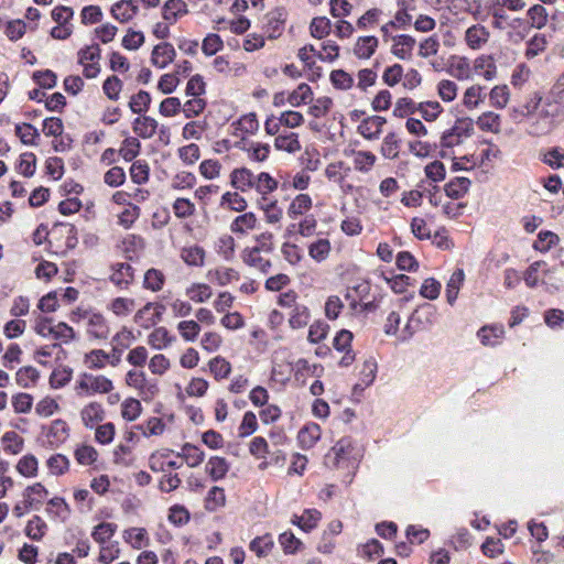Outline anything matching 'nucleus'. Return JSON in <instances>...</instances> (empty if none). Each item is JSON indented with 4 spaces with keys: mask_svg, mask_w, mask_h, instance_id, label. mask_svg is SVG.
<instances>
[{
    "mask_svg": "<svg viewBox=\"0 0 564 564\" xmlns=\"http://www.w3.org/2000/svg\"><path fill=\"white\" fill-rule=\"evenodd\" d=\"M248 153V158L256 162H263L270 154V145L267 143L250 142L241 147Z\"/></svg>",
    "mask_w": 564,
    "mask_h": 564,
    "instance_id": "864d4df0",
    "label": "nucleus"
},
{
    "mask_svg": "<svg viewBox=\"0 0 564 564\" xmlns=\"http://www.w3.org/2000/svg\"><path fill=\"white\" fill-rule=\"evenodd\" d=\"M176 457L181 458L189 468H196L204 462L205 453L198 446L185 443L176 453Z\"/></svg>",
    "mask_w": 564,
    "mask_h": 564,
    "instance_id": "2eb2a0df",
    "label": "nucleus"
},
{
    "mask_svg": "<svg viewBox=\"0 0 564 564\" xmlns=\"http://www.w3.org/2000/svg\"><path fill=\"white\" fill-rule=\"evenodd\" d=\"M150 166L144 160H137L130 167L131 181L138 185L145 184L149 181Z\"/></svg>",
    "mask_w": 564,
    "mask_h": 564,
    "instance_id": "13d9d810",
    "label": "nucleus"
},
{
    "mask_svg": "<svg viewBox=\"0 0 564 564\" xmlns=\"http://www.w3.org/2000/svg\"><path fill=\"white\" fill-rule=\"evenodd\" d=\"M350 167L346 166L344 162H333L327 165L325 176L334 183L340 184L349 174Z\"/></svg>",
    "mask_w": 564,
    "mask_h": 564,
    "instance_id": "4d7b16f0",
    "label": "nucleus"
},
{
    "mask_svg": "<svg viewBox=\"0 0 564 564\" xmlns=\"http://www.w3.org/2000/svg\"><path fill=\"white\" fill-rule=\"evenodd\" d=\"M46 531L47 524L40 516H33L25 527V535L33 541H41Z\"/></svg>",
    "mask_w": 564,
    "mask_h": 564,
    "instance_id": "ea45409f",
    "label": "nucleus"
},
{
    "mask_svg": "<svg viewBox=\"0 0 564 564\" xmlns=\"http://www.w3.org/2000/svg\"><path fill=\"white\" fill-rule=\"evenodd\" d=\"M253 173L247 167L235 169L230 173V184L241 192L252 189Z\"/></svg>",
    "mask_w": 564,
    "mask_h": 564,
    "instance_id": "a878e982",
    "label": "nucleus"
},
{
    "mask_svg": "<svg viewBox=\"0 0 564 564\" xmlns=\"http://www.w3.org/2000/svg\"><path fill=\"white\" fill-rule=\"evenodd\" d=\"M172 341L173 338L165 327L155 328L148 337V344L159 350L169 347Z\"/></svg>",
    "mask_w": 564,
    "mask_h": 564,
    "instance_id": "603ef678",
    "label": "nucleus"
},
{
    "mask_svg": "<svg viewBox=\"0 0 564 564\" xmlns=\"http://www.w3.org/2000/svg\"><path fill=\"white\" fill-rule=\"evenodd\" d=\"M486 97V87L481 85H473L465 90L463 96V105L467 109L473 110L482 105Z\"/></svg>",
    "mask_w": 564,
    "mask_h": 564,
    "instance_id": "b1692460",
    "label": "nucleus"
},
{
    "mask_svg": "<svg viewBox=\"0 0 564 564\" xmlns=\"http://www.w3.org/2000/svg\"><path fill=\"white\" fill-rule=\"evenodd\" d=\"M354 158V167L359 172L367 173L375 165L377 158L372 152L369 151H351Z\"/></svg>",
    "mask_w": 564,
    "mask_h": 564,
    "instance_id": "a19ab883",
    "label": "nucleus"
},
{
    "mask_svg": "<svg viewBox=\"0 0 564 564\" xmlns=\"http://www.w3.org/2000/svg\"><path fill=\"white\" fill-rule=\"evenodd\" d=\"M175 56L174 46L169 42H162L153 47L151 63L159 68H165L174 61Z\"/></svg>",
    "mask_w": 564,
    "mask_h": 564,
    "instance_id": "6e6552de",
    "label": "nucleus"
},
{
    "mask_svg": "<svg viewBox=\"0 0 564 564\" xmlns=\"http://www.w3.org/2000/svg\"><path fill=\"white\" fill-rule=\"evenodd\" d=\"M258 206L263 212L264 219L269 225H279L283 218V209L276 199L269 197L259 198Z\"/></svg>",
    "mask_w": 564,
    "mask_h": 564,
    "instance_id": "4468645a",
    "label": "nucleus"
},
{
    "mask_svg": "<svg viewBox=\"0 0 564 564\" xmlns=\"http://www.w3.org/2000/svg\"><path fill=\"white\" fill-rule=\"evenodd\" d=\"M415 45V40L409 35H400L394 40L392 52L400 58L408 57Z\"/></svg>",
    "mask_w": 564,
    "mask_h": 564,
    "instance_id": "338daca9",
    "label": "nucleus"
},
{
    "mask_svg": "<svg viewBox=\"0 0 564 564\" xmlns=\"http://www.w3.org/2000/svg\"><path fill=\"white\" fill-rule=\"evenodd\" d=\"M111 271L110 281L120 289H127L133 281V269L129 263H115Z\"/></svg>",
    "mask_w": 564,
    "mask_h": 564,
    "instance_id": "ddd939ff",
    "label": "nucleus"
},
{
    "mask_svg": "<svg viewBox=\"0 0 564 564\" xmlns=\"http://www.w3.org/2000/svg\"><path fill=\"white\" fill-rule=\"evenodd\" d=\"M229 470V464L226 458L220 456H212L205 465V473L214 480L225 478Z\"/></svg>",
    "mask_w": 564,
    "mask_h": 564,
    "instance_id": "393cba45",
    "label": "nucleus"
},
{
    "mask_svg": "<svg viewBox=\"0 0 564 564\" xmlns=\"http://www.w3.org/2000/svg\"><path fill=\"white\" fill-rule=\"evenodd\" d=\"M208 367L216 380L226 379L231 372L230 362L221 356L212 358L208 362Z\"/></svg>",
    "mask_w": 564,
    "mask_h": 564,
    "instance_id": "c03bdc74",
    "label": "nucleus"
},
{
    "mask_svg": "<svg viewBox=\"0 0 564 564\" xmlns=\"http://www.w3.org/2000/svg\"><path fill=\"white\" fill-rule=\"evenodd\" d=\"M80 419L85 427L93 429L105 419V410L98 402H89L80 411Z\"/></svg>",
    "mask_w": 564,
    "mask_h": 564,
    "instance_id": "a211bd4d",
    "label": "nucleus"
},
{
    "mask_svg": "<svg viewBox=\"0 0 564 564\" xmlns=\"http://www.w3.org/2000/svg\"><path fill=\"white\" fill-rule=\"evenodd\" d=\"M386 119L380 116H371L364 119L358 126V132L368 140L378 139Z\"/></svg>",
    "mask_w": 564,
    "mask_h": 564,
    "instance_id": "f3484780",
    "label": "nucleus"
},
{
    "mask_svg": "<svg viewBox=\"0 0 564 564\" xmlns=\"http://www.w3.org/2000/svg\"><path fill=\"white\" fill-rule=\"evenodd\" d=\"M258 225L257 216L249 212L237 216L230 225V230L234 234L246 235L249 231L256 229Z\"/></svg>",
    "mask_w": 564,
    "mask_h": 564,
    "instance_id": "bb28decb",
    "label": "nucleus"
},
{
    "mask_svg": "<svg viewBox=\"0 0 564 564\" xmlns=\"http://www.w3.org/2000/svg\"><path fill=\"white\" fill-rule=\"evenodd\" d=\"M263 250H260V248H246L242 251V260L249 267L267 273L271 268V262L261 254Z\"/></svg>",
    "mask_w": 564,
    "mask_h": 564,
    "instance_id": "dca6fc26",
    "label": "nucleus"
},
{
    "mask_svg": "<svg viewBox=\"0 0 564 564\" xmlns=\"http://www.w3.org/2000/svg\"><path fill=\"white\" fill-rule=\"evenodd\" d=\"M45 511L61 521H66L70 514V509L65 500L61 497H54L47 501Z\"/></svg>",
    "mask_w": 564,
    "mask_h": 564,
    "instance_id": "72a5a7b5",
    "label": "nucleus"
},
{
    "mask_svg": "<svg viewBox=\"0 0 564 564\" xmlns=\"http://www.w3.org/2000/svg\"><path fill=\"white\" fill-rule=\"evenodd\" d=\"M447 73L455 76L457 79H468L471 76L473 68L470 62L465 56H451Z\"/></svg>",
    "mask_w": 564,
    "mask_h": 564,
    "instance_id": "5701e85b",
    "label": "nucleus"
},
{
    "mask_svg": "<svg viewBox=\"0 0 564 564\" xmlns=\"http://www.w3.org/2000/svg\"><path fill=\"white\" fill-rule=\"evenodd\" d=\"M505 334L503 325H485L477 332V337L484 346L495 347L502 341Z\"/></svg>",
    "mask_w": 564,
    "mask_h": 564,
    "instance_id": "9b49d317",
    "label": "nucleus"
},
{
    "mask_svg": "<svg viewBox=\"0 0 564 564\" xmlns=\"http://www.w3.org/2000/svg\"><path fill=\"white\" fill-rule=\"evenodd\" d=\"M141 150L140 141L134 137H127L118 151L122 159L127 162L134 160Z\"/></svg>",
    "mask_w": 564,
    "mask_h": 564,
    "instance_id": "3c124183",
    "label": "nucleus"
},
{
    "mask_svg": "<svg viewBox=\"0 0 564 564\" xmlns=\"http://www.w3.org/2000/svg\"><path fill=\"white\" fill-rule=\"evenodd\" d=\"M134 307L135 301L129 297H116L108 305V308L116 316H127L134 310Z\"/></svg>",
    "mask_w": 564,
    "mask_h": 564,
    "instance_id": "680f3d73",
    "label": "nucleus"
},
{
    "mask_svg": "<svg viewBox=\"0 0 564 564\" xmlns=\"http://www.w3.org/2000/svg\"><path fill=\"white\" fill-rule=\"evenodd\" d=\"M158 121L149 116H139L132 122L133 132L142 139H151L158 130Z\"/></svg>",
    "mask_w": 564,
    "mask_h": 564,
    "instance_id": "6ab92c4d",
    "label": "nucleus"
},
{
    "mask_svg": "<svg viewBox=\"0 0 564 564\" xmlns=\"http://www.w3.org/2000/svg\"><path fill=\"white\" fill-rule=\"evenodd\" d=\"M135 463V457L132 453L131 447L124 444H119L113 451V464L129 468Z\"/></svg>",
    "mask_w": 564,
    "mask_h": 564,
    "instance_id": "09e8293b",
    "label": "nucleus"
},
{
    "mask_svg": "<svg viewBox=\"0 0 564 564\" xmlns=\"http://www.w3.org/2000/svg\"><path fill=\"white\" fill-rule=\"evenodd\" d=\"M39 371L31 366L20 368L15 373L17 384L22 388H30L36 383Z\"/></svg>",
    "mask_w": 564,
    "mask_h": 564,
    "instance_id": "e2e57ef3",
    "label": "nucleus"
},
{
    "mask_svg": "<svg viewBox=\"0 0 564 564\" xmlns=\"http://www.w3.org/2000/svg\"><path fill=\"white\" fill-rule=\"evenodd\" d=\"M485 11L486 15L492 17L491 25L494 29L503 30L506 28L509 17L500 0H486Z\"/></svg>",
    "mask_w": 564,
    "mask_h": 564,
    "instance_id": "9d476101",
    "label": "nucleus"
},
{
    "mask_svg": "<svg viewBox=\"0 0 564 564\" xmlns=\"http://www.w3.org/2000/svg\"><path fill=\"white\" fill-rule=\"evenodd\" d=\"M558 241L560 238L555 232L550 230H542L539 232L538 239L533 242V248L536 251L545 253L551 250V248L556 246Z\"/></svg>",
    "mask_w": 564,
    "mask_h": 564,
    "instance_id": "49530a36",
    "label": "nucleus"
},
{
    "mask_svg": "<svg viewBox=\"0 0 564 564\" xmlns=\"http://www.w3.org/2000/svg\"><path fill=\"white\" fill-rule=\"evenodd\" d=\"M138 12V6L132 0H122L111 8L113 18L120 22H128Z\"/></svg>",
    "mask_w": 564,
    "mask_h": 564,
    "instance_id": "c756f323",
    "label": "nucleus"
},
{
    "mask_svg": "<svg viewBox=\"0 0 564 564\" xmlns=\"http://www.w3.org/2000/svg\"><path fill=\"white\" fill-rule=\"evenodd\" d=\"M113 390L112 381L102 375L84 372L75 384L77 395L106 394Z\"/></svg>",
    "mask_w": 564,
    "mask_h": 564,
    "instance_id": "7ed1b4c3",
    "label": "nucleus"
},
{
    "mask_svg": "<svg viewBox=\"0 0 564 564\" xmlns=\"http://www.w3.org/2000/svg\"><path fill=\"white\" fill-rule=\"evenodd\" d=\"M474 122L484 132H490L494 134H498L501 132V116L494 111L482 112Z\"/></svg>",
    "mask_w": 564,
    "mask_h": 564,
    "instance_id": "412c9836",
    "label": "nucleus"
},
{
    "mask_svg": "<svg viewBox=\"0 0 564 564\" xmlns=\"http://www.w3.org/2000/svg\"><path fill=\"white\" fill-rule=\"evenodd\" d=\"M474 69L486 80H491L497 75V66L492 57L488 55L478 56L474 62Z\"/></svg>",
    "mask_w": 564,
    "mask_h": 564,
    "instance_id": "c9c22d12",
    "label": "nucleus"
},
{
    "mask_svg": "<svg viewBox=\"0 0 564 564\" xmlns=\"http://www.w3.org/2000/svg\"><path fill=\"white\" fill-rule=\"evenodd\" d=\"M488 97L491 107L503 109L510 99L509 87L507 85H496L490 89Z\"/></svg>",
    "mask_w": 564,
    "mask_h": 564,
    "instance_id": "58836bf2",
    "label": "nucleus"
},
{
    "mask_svg": "<svg viewBox=\"0 0 564 564\" xmlns=\"http://www.w3.org/2000/svg\"><path fill=\"white\" fill-rule=\"evenodd\" d=\"M274 147L276 150L288 153H296L301 150L299 137L294 132L279 133L274 139Z\"/></svg>",
    "mask_w": 564,
    "mask_h": 564,
    "instance_id": "cd10ccee",
    "label": "nucleus"
},
{
    "mask_svg": "<svg viewBox=\"0 0 564 564\" xmlns=\"http://www.w3.org/2000/svg\"><path fill=\"white\" fill-rule=\"evenodd\" d=\"M116 531L117 525L115 523L101 522L94 528L91 536L97 543L104 545L113 536Z\"/></svg>",
    "mask_w": 564,
    "mask_h": 564,
    "instance_id": "052dcab7",
    "label": "nucleus"
},
{
    "mask_svg": "<svg viewBox=\"0 0 564 564\" xmlns=\"http://www.w3.org/2000/svg\"><path fill=\"white\" fill-rule=\"evenodd\" d=\"M470 184L471 182L467 177H454L446 183L444 191L447 197L458 199L468 192Z\"/></svg>",
    "mask_w": 564,
    "mask_h": 564,
    "instance_id": "2f4dec72",
    "label": "nucleus"
},
{
    "mask_svg": "<svg viewBox=\"0 0 564 564\" xmlns=\"http://www.w3.org/2000/svg\"><path fill=\"white\" fill-rule=\"evenodd\" d=\"M464 271L462 269L456 270L447 282L446 285V299L447 302L453 305L458 296L460 286L464 281Z\"/></svg>",
    "mask_w": 564,
    "mask_h": 564,
    "instance_id": "8fccbe9b",
    "label": "nucleus"
},
{
    "mask_svg": "<svg viewBox=\"0 0 564 564\" xmlns=\"http://www.w3.org/2000/svg\"><path fill=\"white\" fill-rule=\"evenodd\" d=\"M313 100L312 88L305 84H300L288 97V102L292 107H299Z\"/></svg>",
    "mask_w": 564,
    "mask_h": 564,
    "instance_id": "79ce46f5",
    "label": "nucleus"
},
{
    "mask_svg": "<svg viewBox=\"0 0 564 564\" xmlns=\"http://www.w3.org/2000/svg\"><path fill=\"white\" fill-rule=\"evenodd\" d=\"M490 39L489 30L482 24H473L465 31L466 45L474 51L482 48Z\"/></svg>",
    "mask_w": 564,
    "mask_h": 564,
    "instance_id": "423d86ee",
    "label": "nucleus"
},
{
    "mask_svg": "<svg viewBox=\"0 0 564 564\" xmlns=\"http://www.w3.org/2000/svg\"><path fill=\"white\" fill-rule=\"evenodd\" d=\"M205 250L197 245L186 246L181 250L182 260L192 267H203L205 263Z\"/></svg>",
    "mask_w": 564,
    "mask_h": 564,
    "instance_id": "7c9ffc66",
    "label": "nucleus"
},
{
    "mask_svg": "<svg viewBox=\"0 0 564 564\" xmlns=\"http://www.w3.org/2000/svg\"><path fill=\"white\" fill-rule=\"evenodd\" d=\"M15 468L23 477L33 478L37 475L39 470L37 458L32 454L24 455L19 459Z\"/></svg>",
    "mask_w": 564,
    "mask_h": 564,
    "instance_id": "a18cd8bd",
    "label": "nucleus"
},
{
    "mask_svg": "<svg viewBox=\"0 0 564 564\" xmlns=\"http://www.w3.org/2000/svg\"><path fill=\"white\" fill-rule=\"evenodd\" d=\"M186 295L195 303H204L213 295L212 288L205 283H194L186 290Z\"/></svg>",
    "mask_w": 564,
    "mask_h": 564,
    "instance_id": "bf43d9fd",
    "label": "nucleus"
},
{
    "mask_svg": "<svg viewBox=\"0 0 564 564\" xmlns=\"http://www.w3.org/2000/svg\"><path fill=\"white\" fill-rule=\"evenodd\" d=\"M123 538L134 550H140L149 543L147 530L143 528H130L124 531Z\"/></svg>",
    "mask_w": 564,
    "mask_h": 564,
    "instance_id": "37998d69",
    "label": "nucleus"
},
{
    "mask_svg": "<svg viewBox=\"0 0 564 564\" xmlns=\"http://www.w3.org/2000/svg\"><path fill=\"white\" fill-rule=\"evenodd\" d=\"M187 13V4L183 0H167L162 9V15L169 23H174L178 17Z\"/></svg>",
    "mask_w": 564,
    "mask_h": 564,
    "instance_id": "473e14b6",
    "label": "nucleus"
},
{
    "mask_svg": "<svg viewBox=\"0 0 564 564\" xmlns=\"http://www.w3.org/2000/svg\"><path fill=\"white\" fill-rule=\"evenodd\" d=\"M45 436L51 446L58 447L69 437V426L64 420L56 419L51 422Z\"/></svg>",
    "mask_w": 564,
    "mask_h": 564,
    "instance_id": "0eeeda50",
    "label": "nucleus"
},
{
    "mask_svg": "<svg viewBox=\"0 0 564 564\" xmlns=\"http://www.w3.org/2000/svg\"><path fill=\"white\" fill-rule=\"evenodd\" d=\"M232 134L243 141L247 137L254 134L259 129V122L254 113L242 116L234 123Z\"/></svg>",
    "mask_w": 564,
    "mask_h": 564,
    "instance_id": "f8f14e48",
    "label": "nucleus"
},
{
    "mask_svg": "<svg viewBox=\"0 0 564 564\" xmlns=\"http://www.w3.org/2000/svg\"><path fill=\"white\" fill-rule=\"evenodd\" d=\"M527 15L529 18L531 28L541 30L547 24L549 14L542 4L532 6L528 10Z\"/></svg>",
    "mask_w": 564,
    "mask_h": 564,
    "instance_id": "5fc2aeb1",
    "label": "nucleus"
},
{
    "mask_svg": "<svg viewBox=\"0 0 564 564\" xmlns=\"http://www.w3.org/2000/svg\"><path fill=\"white\" fill-rule=\"evenodd\" d=\"M509 116L517 123L525 120L530 135L551 133L564 116V87L555 85L545 96L534 91L524 104L511 108Z\"/></svg>",
    "mask_w": 564,
    "mask_h": 564,
    "instance_id": "f257e3e1",
    "label": "nucleus"
},
{
    "mask_svg": "<svg viewBox=\"0 0 564 564\" xmlns=\"http://www.w3.org/2000/svg\"><path fill=\"white\" fill-rule=\"evenodd\" d=\"M378 46V40L375 36L359 37L355 44L354 52L359 58H369Z\"/></svg>",
    "mask_w": 564,
    "mask_h": 564,
    "instance_id": "de8ad7c7",
    "label": "nucleus"
},
{
    "mask_svg": "<svg viewBox=\"0 0 564 564\" xmlns=\"http://www.w3.org/2000/svg\"><path fill=\"white\" fill-rule=\"evenodd\" d=\"M273 546L274 541L272 535L269 533L254 538L249 544L250 551H252L258 557L268 556Z\"/></svg>",
    "mask_w": 564,
    "mask_h": 564,
    "instance_id": "4c0bfd02",
    "label": "nucleus"
},
{
    "mask_svg": "<svg viewBox=\"0 0 564 564\" xmlns=\"http://www.w3.org/2000/svg\"><path fill=\"white\" fill-rule=\"evenodd\" d=\"M541 161L554 170L563 167L564 151L558 147L549 149L541 154Z\"/></svg>",
    "mask_w": 564,
    "mask_h": 564,
    "instance_id": "774afa93",
    "label": "nucleus"
},
{
    "mask_svg": "<svg viewBox=\"0 0 564 564\" xmlns=\"http://www.w3.org/2000/svg\"><path fill=\"white\" fill-rule=\"evenodd\" d=\"M547 45V41L544 34H534L528 42L524 55L528 59L538 56L544 52Z\"/></svg>",
    "mask_w": 564,
    "mask_h": 564,
    "instance_id": "0e129e2a",
    "label": "nucleus"
},
{
    "mask_svg": "<svg viewBox=\"0 0 564 564\" xmlns=\"http://www.w3.org/2000/svg\"><path fill=\"white\" fill-rule=\"evenodd\" d=\"M321 427L315 423H311L299 432V442L303 448H311L321 438Z\"/></svg>",
    "mask_w": 564,
    "mask_h": 564,
    "instance_id": "f704fd0d",
    "label": "nucleus"
},
{
    "mask_svg": "<svg viewBox=\"0 0 564 564\" xmlns=\"http://www.w3.org/2000/svg\"><path fill=\"white\" fill-rule=\"evenodd\" d=\"M310 318L311 313L308 307L301 303L289 313V324L293 329L305 327L308 324Z\"/></svg>",
    "mask_w": 564,
    "mask_h": 564,
    "instance_id": "e433bc0d",
    "label": "nucleus"
},
{
    "mask_svg": "<svg viewBox=\"0 0 564 564\" xmlns=\"http://www.w3.org/2000/svg\"><path fill=\"white\" fill-rule=\"evenodd\" d=\"M142 412V405L139 400L128 398L121 403V416L129 422L135 421Z\"/></svg>",
    "mask_w": 564,
    "mask_h": 564,
    "instance_id": "69168bd1",
    "label": "nucleus"
},
{
    "mask_svg": "<svg viewBox=\"0 0 564 564\" xmlns=\"http://www.w3.org/2000/svg\"><path fill=\"white\" fill-rule=\"evenodd\" d=\"M86 332L95 339L104 340L110 335V327L106 317L100 313H87L86 316Z\"/></svg>",
    "mask_w": 564,
    "mask_h": 564,
    "instance_id": "39448f33",
    "label": "nucleus"
},
{
    "mask_svg": "<svg viewBox=\"0 0 564 564\" xmlns=\"http://www.w3.org/2000/svg\"><path fill=\"white\" fill-rule=\"evenodd\" d=\"M312 206L313 200L310 195L299 194L289 204L286 215L289 218L296 220L299 217L310 212Z\"/></svg>",
    "mask_w": 564,
    "mask_h": 564,
    "instance_id": "aec40b11",
    "label": "nucleus"
},
{
    "mask_svg": "<svg viewBox=\"0 0 564 564\" xmlns=\"http://www.w3.org/2000/svg\"><path fill=\"white\" fill-rule=\"evenodd\" d=\"M47 497L48 490L41 482L28 486L22 492V498L29 507L36 511L41 509Z\"/></svg>",
    "mask_w": 564,
    "mask_h": 564,
    "instance_id": "1a4fd4ad",
    "label": "nucleus"
},
{
    "mask_svg": "<svg viewBox=\"0 0 564 564\" xmlns=\"http://www.w3.org/2000/svg\"><path fill=\"white\" fill-rule=\"evenodd\" d=\"M278 188V181L269 173L261 172L253 175L252 189H254L260 198L268 197L269 194Z\"/></svg>",
    "mask_w": 564,
    "mask_h": 564,
    "instance_id": "4be33fe9",
    "label": "nucleus"
},
{
    "mask_svg": "<svg viewBox=\"0 0 564 564\" xmlns=\"http://www.w3.org/2000/svg\"><path fill=\"white\" fill-rule=\"evenodd\" d=\"M361 457L360 449L350 437H343L328 451L324 464L332 470H340L350 476Z\"/></svg>",
    "mask_w": 564,
    "mask_h": 564,
    "instance_id": "f03ea898",
    "label": "nucleus"
},
{
    "mask_svg": "<svg viewBox=\"0 0 564 564\" xmlns=\"http://www.w3.org/2000/svg\"><path fill=\"white\" fill-rule=\"evenodd\" d=\"M225 503H226L225 490L218 486L212 487L205 498V508L208 511H216L217 509L224 507Z\"/></svg>",
    "mask_w": 564,
    "mask_h": 564,
    "instance_id": "6e6d98bb",
    "label": "nucleus"
},
{
    "mask_svg": "<svg viewBox=\"0 0 564 564\" xmlns=\"http://www.w3.org/2000/svg\"><path fill=\"white\" fill-rule=\"evenodd\" d=\"M321 512L316 509H307L302 516L294 514L291 522L302 530L308 532L317 527L321 520Z\"/></svg>",
    "mask_w": 564,
    "mask_h": 564,
    "instance_id": "c85d7f7f",
    "label": "nucleus"
},
{
    "mask_svg": "<svg viewBox=\"0 0 564 564\" xmlns=\"http://www.w3.org/2000/svg\"><path fill=\"white\" fill-rule=\"evenodd\" d=\"M126 383L135 389L144 401H151L160 391L158 382L149 379L142 370H129Z\"/></svg>",
    "mask_w": 564,
    "mask_h": 564,
    "instance_id": "20e7f679",
    "label": "nucleus"
}]
</instances>
